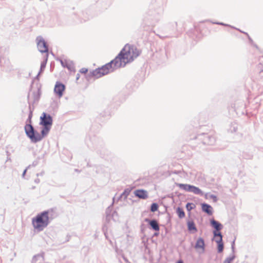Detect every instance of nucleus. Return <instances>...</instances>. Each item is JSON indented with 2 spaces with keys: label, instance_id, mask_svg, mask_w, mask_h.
I'll return each mask as SVG.
<instances>
[{
  "label": "nucleus",
  "instance_id": "f257e3e1",
  "mask_svg": "<svg viewBox=\"0 0 263 263\" xmlns=\"http://www.w3.org/2000/svg\"><path fill=\"white\" fill-rule=\"evenodd\" d=\"M140 53L141 51L135 46L127 44L114 59L115 67L116 68L124 67L127 63L132 62L137 58Z\"/></svg>",
  "mask_w": 263,
  "mask_h": 263
},
{
  "label": "nucleus",
  "instance_id": "f03ea898",
  "mask_svg": "<svg viewBox=\"0 0 263 263\" xmlns=\"http://www.w3.org/2000/svg\"><path fill=\"white\" fill-rule=\"evenodd\" d=\"M52 209L44 211L38 214L32 219V223L34 229L40 232L43 231L50 222L49 213Z\"/></svg>",
  "mask_w": 263,
  "mask_h": 263
},
{
  "label": "nucleus",
  "instance_id": "7ed1b4c3",
  "mask_svg": "<svg viewBox=\"0 0 263 263\" xmlns=\"http://www.w3.org/2000/svg\"><path fill=\"white\" fill-rule=\"evenodd\" d=\"M118 68L115 67V60H112L110 62L102 66L101 67H99L95 70L90 71L88 74H87L86 77L88 81L93 77L96 79H98L108 74L109 72H113L115 70Z\"/></svg>",
  "mask_w": 263,
  "mask_h": 263
},
{
  "label": "nucleus",
  "instance_id": "20e7f679",
  "mask_svg": "<svg viewBox=\"0 0 263 263\" xmlns=\"http://www.w3.org/2000/svg\"><path fill=\"white\" fill-rule=\"evenodd\" d=\"M164 4L161 3L160 5L157 6L156 4H153L147 12L149 19L153 24L158 22L163 13Z\"/></svg>",
  "mask_w": 263,
  "mask_h": 263
},
{
  "label": "nucleus",
  "instance_id": "39448f33",
  "mask_svg": "<svg viewBox=\"0 0 263 263\" xmlns=\"http://www.w3.org/2000/svg\"><path fill=\"white\" fill-rule=\"evenodd\" d=\"M51 127V126H43L41 134H40L34 129L33 126H31L30 130L28 132V134L30 135L29 138L32 143H34L41 141L44 137L47 135Z\"/></svg>",
  "mask_w": 263,
  "mask_h": 263
},
{
  "label": "nucleus",
  "instance_id": "423d86ee",
  "mask_svg": "<svg viewBox=\"0 0 263 263\" xmlns=\"http://www.w3.org/2000/svg\"><path fill=\"white\" fill-rule=\"evenodd\" d=\"M216 142L215 136L209 134L202 133L198 135L195 139V143L198 144V146L201 147V145H213Z\"/></svg>",
  "mask_w": 263,
  "mask_h": 263
},
{
  "label": "nucleus",
  "instance_id": "0eeeda50",
  "mask_svg": "<svg viewBox=\"0 0 263 263\" xmlns=\"http://www.w3.org/2000/svg\"><path fill=\"white\" fill-rule=\"evenodd\" d=\"M53 122L52 118L49 114L43 112L40 117V124L42 126H51Z\"/></svg>",
  "mask_w": 263,
  "mask_h": 263
},
{
  "label": "nucleus",
  "instance_id": "6e6552de",
  "mask_svg": "<svg viewBox=\"0 0 263 263\" xmlns=\"http://www.w3.org/2000/svg\"><path fill=\"white\" fill-rule=\"evenodd\" d=\"M37 41V48L40 52L42 53H48V48L46 42L41 36L36 38Z\"/></svg>",
  "mask_w": 263,
  "mask_h": 263
},
{
  "label": "nucleus",
  "instance_id": "1a4fd4ad",
  "mask_svg": "<svg viewBox=\"0 0 263 263\" xmlns=\"http://www.w3.org/2000/svg\"><path fill=\"white\" fill-rule=\"evenodd\" d=\"M41 94V91L40 87H37V89L36 91H33L32 92V95H30L29 93L28 96H30V101L31 102V105L33 104V103H35L36 102H37L39 100L40 98Z\"/></svg>",
  "mask_w": 263,
  "mask_h": 263
},
{
  "label": "nucleus",
  "instance_id": "9d476101",
  "mask_svg": "<svg viewBox=\"0 0 263 263\" xmlns=\"http://www.w3.org/2000/svg\"><path fill=\"white\" fill-rule=\"evenodd\" d=\"M65 89V86L60 82H57L54 86V91L59 96L61 97L63 95V91Z\"/></svg>",
  "mask_w": 263,
  "mask_h": 263
},
{
  "label": "nucleus",
  "instance_id": "9b49d317",
  "mask_svg": "<svg viewBox=\"0 0 263 263\" xmlns=\"http://www.w3.org/2000/svg\"><path fill=\"white\" fill-rule=\"evenodd\" d=\"M0 64L3 67L4 70L9 71L12 70V66L9 60L4 57L0 58Z\"/></svg>",
  "mask_w": 263,
  "mask_h": 263
},
{
  "label": "nucleus",
  "instance_id": "f8f14e48",
  "mask_svg": "<svg viewBox=\"0 0 263 263\" xmlns=\"http://www.w3.org/2000/svg\"><path fill=\"white\" fill-rule=\"evenodd\" d=\"M254 148L251 147L250 148L246 149L244 150L241 154L242 157L246 160H251L253 157Z\"/></svg>",
  "mask_w": 263,
  "mask_h": 263
},
{
  "label": "nucleus",
  "instance_id": "ddd939ff",
  "mask_svg": "<svg viewBox=\"0 0 263 263\" xmlns=\"http://www.w3.org/2000/svg\"><path fill=\"white\" fill-rule=\"evenodd\" d=\"M145 221L147 222L150 226L151 229L155 231H159L160 227L158 221L156 219H149L148 218H145Z\"/></svg>",
  "mask_w": 263,
  "mask_h": 263
},
{
  "label": "nucleus",
  "instance_id": "4468645a",
  "mask_svg": "<svg viewBox=\"0 0 263 263\" xmlns=\"http://www.w3.org/2000/svg\"><path fill=\"white\" fill-rule=\"evenodd\" d=\"M135 196L141 199H146L148 197V193L143 189L137 190L134 191Z\"/></svg>",
  "mask_w": 263,
  "mask_h": 263
},
{
  "label": "nucleus",
  "instance_id": "2eb2a0df",
  "mask_svg": "<svg viewBox=\"0 0 263 263\" xmlns=\"http://www.w3.org/2000/svg\"><path fill=\"white\" fill-rule=\"evenodd\" d=\"M201 209L202 211L208 215H212L213 214V209L212 206L210 204L206 203H203L201 204Z\"/></svg>",
  "mask_w": 263,
  "mask_h": 263
},
{
  "label": "nucleus",
  "instance_id": "dca6fc26",
  "mask_svg": "<svg viewBox=\"0 0 263 263\" xmlns=\"http://www.w3.org/2000/svg\"><path fill=\"white\" fill-rule=\"evenodd\" d=\"M211 226L215 229L214 231H220L223 226L218 221L215 220L214 219H212L210 220Z\"/></svg>",
  "mask_w": 263,
  "mask_h": 263
},
{
  "label": "nucleus",
  "instance_id": "f3484780",
  "mask_svg": "<svg viewBox=\"0 0 263 263\" xmlns=\"http://www.w3.org/2000/svg\"><path fill=\"white\" fill-rule=\"evenodd\" d=\"M195 248L196 249L200 248V249H201L203 251H204L205 243H204V239L200 237L197 239V240L195 243Z\"/></svg>",
  "mask_w": 263,
  "mask_h": 263
},
{
  "label": "nucleus",
  "instance_id": "a211bd4d",
  "mask_svg": "<svg viewBox=\"0 0 263 263\" xmlns=\"http://www.w3.org/2000/svg\"><path fill=\"white\" fill-rule=\"evenodd\" d=\"M33 126L31 124V119H27L26 122V125L24 127L25 132L26 133V136L29 138L30 135L28 134V132L30 130V127Z\"/></svg>",
  "mask_w": 263,
  "mask_h": 263
},
{
  "label": "nucleus",
  "instance_id": "6ab92c4d",
  "mask_svg": "<svg viewBox=\"0 0 263 263\" xmlns=\"http://www.w3.org/2000/svg\"><path fill=\"white\" fill-rule=\"evenodd\" d=\"M234 245H235V241L234 240L232 243V245H231V249H232V254L231 255H230L229 257H227L225 260H226L227 262H230L231 263V262L235 259V256L234 254V250H235V247H234Z\"/></svg>",
  "mask_w": 263,
  "mask_h": 263
},
{
  "label": "nucleus",
  "instance_id": "aec40b11",
  "mask_svg": "<svg viewBox=\"0 0 263 263\" xmlns=\"http://www.w3.org/2000/svg\"><path fill=\"white\" fill-rule=\"evenodd\" d=\"M48 53H46L44 57V60L41 62L40 70L39 74H40L45 69L48 58Z\"/></svg>",
  "mask_w": 263,
  "mask_h": 263
},
{
  "label": "nucleus",
  "instance_id": "412c9836",
  "mask_svg": "<svg viewBox=\"0 0 263 263\" xmlns=\"http://www.w3.org/2000/svg\"><path fill=\"white\" fill-rule=\"evenodd\" d=\"M189 192L193 193L196 195H202V191L198 187L191 185Z\"/></svg>",
  "mask_w": 263,
  "mask_h": 263
},
{
  "label": "nucleus",
  "instance_id": "4be33fe9",
  "mask_svg": "<svg viewBox=\"0 0 263 263\" xmlns=\"http://www.w3.org/2000/svg\"><path fill=\"white\" fill-rule=\"evenodd\" d=\"M112 200H113V202H112L111 205H110L109 206H108L106 209V212H105L106 215V219L108 220H110L111 219V215L112 214V205L114 202L115 197L113 198Z\"/></svg>",
  "mask_w": 263,
  "mask_h": 263
},
{
  "label": "nucleus",
  "instance_id": "5701e85b",
  "mask_svg": "<svg viewBox=\"0 0 263 263\" xmlns=\"http://www.w3.org/2000/svg\"><path fill=\"white\" fill-rule=\"evenodd\" d=\"M130 191L131 190L129 188L125 189L123 192L118 198V200H120L122 198H123L124 200L126 199L129 195Z\"/></svg>",
  "mask_w": 263,
  "mask_h": 263
},
{
  "label": "nucleus",
  "instance_id": "b1692460",
  "mask_svg": "<svg viewBox=\"0 0 263 263\" xmlns=\"http://www.w3.org/2000/svg\"><path fill=\"white\" fill-rule=\"evenodd\" d=\"M216 242L217 243V250L218 253H221L223 251L224 245L222 239H215Z\"/></svg>",
  "mask_w": 263,
  "mask_h": 263
},
{
  "label": "nucleus",
  "instance_id": "393cba45",
  "mask_svg": "<svg viewBox=\"0 0 263 263\" xmlns=\"http://www.w3.org/2000/svg\"><path fill=\"white\" fill-rule=\"evenodd\" d=\"M187 229L189 231H193L194 232L197 231V229L193 221H189L187 222Z\"/></svg>",
  "mask_w": 263,
  "mask_h": 263
},
{
  "label": "nucleus",
  "instance_id": "a878e982",
  "mask_svg": "<svg viewBox=\"0 0 263 263\" xmlns=\"http://www.w3.org/2000/svg\"><path fill=\"white\" fill-rule=\"evenodd\" d=\"M66 68L71 72H75L76 71L74 63L70 60H69L66 64Z\"/></svg>",
  "mask_w": 263,
  "mask_h": 263
},
{
  "label": "nucleus",
  "instance_id": "bb28decb",
  "mask_svg": "<svg viewBox=\"0 0 263 263\" xmlns=\"http://www.w3.org/2000/svg\"><path fill=\"white\" fill-rule=\"evenodd\" d=\"M176 185L181 190L189 192L191 185L188 184L177 183Z\"/></svg>",
  "mask_w": 263,
  "mask_h": 263
},
{
  "label": "nucleus",
  "instance_id": "cd10ccee",
  "mask_svg": "<svg viewBox=\"0 0 263 263\" xmlns=\"http://www.w3.org/2000/svg\"><path fill=\"white\" fill-rule=\"evenodd\" d=\"M238 128V125L236 122H233L230 125V127L228 129V131L230 133H235Z\"/></svg>",
  "mask_w": 263,
  "mask_h": 263
},
{
  "label": "nucleus",
  "instance_id": "c85d7f7f",
  "mask_svg": "<svg viewBox=\"0 0 263 263\" xmlns=\"http://www.w3.org/2000/svg\"><path fill=\"white\" fill-rule=\"evenodd\" d=\"M45 153H43L42 154L41 156H37L36 160H35L31 164H30L27 168H30L31 167H35L38 164L39 160L41 159L44 158V155Z\"/></svg>",
  "mask_w": 263,
  "mask_h": 263
},
{
  "label": "nucleus",
  "instance_id": "c756f323",
  "mask_svg": "<svg viewBox=\"0 0 263 263\" xmlns=\"http://www.w3.org/2000/svg\"><path fill=\"white\" fill-rule=\"evenodd\" d=\"M176 213L180 218H183L185 216V213L184 211L180 207L177 208Z\"/></svg>",
  "mask_w": 263,
  "mask_h": 263
},
{
  "label": "nucleus",
  "instance_id": "7c9ffc66",
  "mask_svg": "<svg viewBox=\"0 0 263 263\" xmlns=\"http://www.w3.org/2000/svg\"><path fill=\"white\" fill-rule=\"evenodd\" d=\"M30 96L29 95L28 96V104H29V114L28 115V119H32V115H33V109H31V102H30Z\"/></svg>",
  "mask_w": 263,
  "mask_h": 263
},
{
  "label": "nucleus",
  "instance_id": "2f4dec72",
  "mask_svg": "<svg viewBox=\"0 0 263 263\" xmlns=\"http://www.w3.org/2000/svg\"><path fill=\"white\" fill-rule=\"evenodd\" d=\"M158 204L157 203H153L151 206V211L155 212L158 210Z\"/></svg>",
  "mask_w": 263,
  "mask_h": 263
},
{
  "label": "nucleus",
  "instance_id": "473e14b6",
  "mask_svg": "<svg viewBox=\"0 0 263 263\" xmlns=\"http://www.w3.org/2000/svg\"><path fill=\"white\" fill-rule=\"evenodd\" d=\"M213 234L214 237H218L219 238L218 239H222V235L220 231H214Z\"/></svg>",
  "mask_w": 263,
  "mask_h": 263
},
{
  "label": "nucleus",
  "instance_id": "72a5a7b5",
  "mask_svg": "<svg viewBox=\"0 0 263 263\" xmlns=\"http://www.w3.org/2000/svg\"><path fill=\"white\" fill-rule=\"evenodd\" d=\"M195 208V205L193 203H187L186 208L187 211H190Z\"/></svg>",
  "mask_w": 263,
  "mask_h": 263
},
{
  "label": "nucleus",
  "instance_id": "f704fd0d",
  "mask_svg": "<svg viewBox=\"0 0 263 263\" xmlns=\"http://www.w3.org/2000/svg\"><path fill=\"white\" fill-rule=\"evenodd\" d=\"M38 259H41L43 260V256L42 254H37L36 255H34L32 258V261L33 262H35Z\"/></svg>",
  "mask_w": 263,
  "mask_h": 263
},
{
  "label": "nucleus",
  "instance_id": "c9c22d12",
  "mask_svg": "<svg viewBox=\"0 0 263 263\" xmlns=\"http://www.w3.org/2000/svg\"><path fill=\"white\" fill-rule=\"evenodd\" d=\"M213 24H217V25H222V26H229V27H230L232 28H234V29H236L237 30H238V29H237L233 26H231L228 24H224L223 23H221V22H212Z\"/></svg>",
  "mask_w": 263,
  "mask_h": 263
},
{
  "label": "nucleus",
  "instance_id": "e433bc0d",
  "mask_svg": "<svg viewBox=\"0 0 263 263\" xmlns=\"http://www.w3.org/2000/svg\"><path fill=\"white\" fill-rule=\"evenodd\" d=\"M116 217H118V213L116 211H114L112 212L111 215V219H112L113 220H115Z\"/></svg>",
  "mask_w": 263,
  "mask_h": 263
},
{
  "label": "nucleus",
  "instance_id": "4c0bfd02",
  "mask_svg": "<svg viewBox=\"0 0 263 263\" xmlns=\"http://www.w3.org/2000/svg\"><path fill=\"white\" fill-rule=\"evenodd\" d=\"M88 71V69L86 68H82L80 70V72L81 73L86 74Z\"/></svg>",
  "mask_w": 263,
  "mask_h": 263
},
{
  "label": "nucleus",
  "instance_id": "58836bf2",
  "mask_svg": "<svg viewBox=\"0 0 263 263\" xmlns=\"http://www.w3.org/2000/svg\"><path fill=\"white\" fill-rule=\"evenodd\" d=\"M210 198L211 199H212L214 202H216L217 201V196L214 195H213V194L210 195Z\"/></svg>",
  "mask_w": 263,
  "mask_h": 263
},
{
  "label": "nucleus",
  "instance_id": "ea45409f",
  "mask_svg": "<svg viewBox=\"0 0 263 263\" xmlns=\"http://www.w3.org/2000/svg\"><path fill=\"white\" fill-rule=\"evenodd\" d=\"M238 30H239V31H240L241 32H242V33H244V34H246V35L248 36V39H249V41L250 42V43H253V40H252V39L250 37V36L249 35V34H248V33L245 32H243V31H242L240 30L239 29H238Z\"/></svg>",
  "mask_w": 263,
  "mask_h": 263
},
{
  "label": "nucleus",
  "instance_id": "a19ab883",
  "mask_svg": "<svg viewBox=\"0 0 263 263\" xmlns=\"http://www.w3.org/2000/svg\"><path fill=\"white\" fill-rule=\"evenodd\" d=\"M69 60H64L63 62L62 63L61 65L64 67V68H66V64H67V63H68V61Z\"/></svg>",
  "mask_w": 263,
  "mask_h": 263
},
{
  "label": "nucleus",
  "instance_id": "79ce46f5",
  "mask_svg": "<svg viewBox=\"0 0 263 263\" xmlns=\"http://www.w3.org/2000/svg\"><path fill=\"white\" fill-rule=\"evenodd\" d=\"M44 174V171H42V172H41V173H37V174H36V176H37V177H39V176H43Z\"/></svg>",
  "mask_w": 263,
  "mask_h": 263
},
{
  "label": "nucleus",
  "instance_id": "37998d69",
  "mask_svg": "<svg viewBox=\"0 0 263 263\" xmlns=\"http://www.w3.org/2000/svg\"><path fill=\"white\" fill-rule=\"evenodd\" d=\"M28 168H27H27H26L24 171V172H23V174H22V176H23V177H24V176L25 175V174H26V172H27V169H28Z\"/></svg>",
  "mask_w": 263,
  "mask_h": 263
},
{
  "label": "nucleus",
  "instance_id": "c03bdc74",
  "mask_svg": "<svg viewBox=\"0 0 263 263\" xmlns=\"http://www.w3.org/2000/svg\"><path fill=\"white\" fill-rule=\"evenodd\" d=\"M40 182V180L39 178H36L34 180V182L36 183H39Z\"/></svg>",
  "mask_w": 263,
  "mask_h": 263
},
{
  "label": "nucleus",
  "instance_id": "a18cd8bd",
  "mask_svg": "<svg viewBox=\"0 0 263 263\" xmlns=\"http://www.w3.org/2000/svg\"><path fill=\"white\" fill-rule=\"evenodd\" d=\"M57 61H59L60 62V63L62 64V63L63 62L64 60H63L62 59H60V58H58L57 59Z\"/></svg>",
  "mask_w": 263,
  "mask_h": 263
},
{
  "label": "nucleus",
  "instance_id": "49530a36",
  "mask_svg": "<svg viewBox=\"0 0 263 263\" xmlns=\"http://www.w3.org/2000/svg\"><path fill=\"white\" fill-rule=\"evenodd\" d=\"M80 75L79 73H77V77H76V80H78L80 78Z\"/></svg>",
  "mask_w": 263,
  "mask_h": 263
},
{
  "label": "nucleus",
  "instance_id": "de8ad7c7",
  "mask_svg": "<svg viewBox=\"0 0 263 263\" xmlns=\"http://www.w3.org/2000/svg\"><path fill=\"white\" fill-rule=\"evenodd\" d=\"M177 263H183V261L182 260H178Z\"/></svg>",
  "mask_w": 263,
  "mask_h": 263
},
{
  "label": "nucleus",
  "instance_id": "09e8293b",
  "mask_svg": "<svg viewBox=\"0 0 263 263\" xmlns=\"http://www.w3.org/2000/svg\"><path fill=\"white\" fill-rule=\"evenodd\" d=\"M223 263H231V262H230L229 261V262H227L226 260H224L223 261Z\"/></svg>",
  "mask_w": 263,
  "mask_h": 263
},
{
  "label": "nucleus",
  "instance_id": "8fccbe9b",
  "mask_svg": "<svg viewBox=\"0 0 263 263\" xmlns=\"http://www.w3.org/2000/svg\"><path fill=\"white\" fill-rule=\"evenodd\" d=\"M159 234V233H155L154 234V236H157Z\"/></svg>",
  "mask_w": 263,
  "mask_h": 263
},
{
  "label": "nucleus",
  "instance_id": "3c124183",
  "mask_svg": "<svg viewBox=\"0 0 263 263\" xmlns=\"http://www.w3.org/2000/svg\"><path fill=\"white\" fill-rule=\"evenodd\" d=\"M75 171L77 172H80V171L78 169H75Z\"/></svg>",
  "mask_w": 263,
  "mask_h": 263
},
{
  "label": "nucleus",
  "instance_id": "603ef678",
  "mask_svg": "<svg viewBox=\"0 0 263 263\" xmlns=\"http://www.w3.org/2000/svg\"><path fill=\"white\" fill-rule=\"evenodd\" d=\"M40 74H39V73L37 74V75L36 76V78H38Z\"/></svg>",
  "mask_w": 263,
  "mask_h": 263
}]
</instances>
